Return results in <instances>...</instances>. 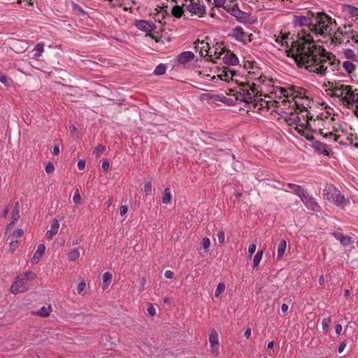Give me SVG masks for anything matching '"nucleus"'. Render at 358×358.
Returning <instances> with one entry per match:
<instances>
[{"label": "nucleus", "mask_w": 358, "mask_h": 358, "mask_svg": "<svg viewBox=\"0 0 358 358\" xmlns=\"http://www.w3.org/2000/svg\"><path fill=\"white\" fill-rule=\"evenodd\" d=\"M8 212H9V206L6 207L3 210H2L0 213V216L2 217H5L8 214Z\"/></svg>", "instance_id": "56"}, {"label": "nucleus", "mask_w": 358, "mask_h": 358, "mask_svg": "<svg viewBox=\"0 0 358 358\" xmlns=\"http://www.w3.org/2000/svg\"><path fill=\"white\" fill-rule=\"evenodd\" d=\"M24 231L22 229H18L13 232L12 239L17 240L23 235Z\"/></svg>", "instance_id": "41"}, {"label": "nucleus", "mask_w": 358, "mask_h": 358, "mask_svg": "<svg viewBox=\"0 0 358 358\" xmlns=\"http://www.w3.org/2000/svg\"><path fill=\"white\" fill-rule=\"evenodd\" d=\"M185 12H186V10L184 6V3L182 4V6H173L171 10L172 15L177 18L181 17L185 14Z\"/></svg>", "instance_id": "25"}, {"label": "nucleus", "mask_w": 358, "mask_h": 358, "mask_svg": "<svg viewBox=\"0 0 358 358\" xmlns=\"http://www.w3.org/2000/svg\"><path fill=\"white\" fill-rule=\"evenodd\" d=\"M293 22L298 29L296 40L289 33H280L271 43L310 72L324 76L338 71L340 62L335 55L315 45V42L322 41H330L334 45L341 43L340 36L335 32V20L324 13L314 15L307 11L306 15H295Z\"/></svg>", "instance_id": "1"}, {"label": "nucleus", "mask_w": 358, "mask_h": 358, "mask_svg": "<svg viewBox=\"0 0 358 358\" xmlns=\"http://www.w3.org/2000/svg\"><path fill=\"white\" fill-rule=\"evenodd\" d=\"M59 228V221L57 219H53L50 224V229L46 232V238L51 240L57 234Z\"/></svg>", "instance_id": "19"}, {"label": "nucleus", "mask_w": 358, "mask_h": 358, "mask_svg": "<svg viewBox=\"0 0 358 358\" xmlns=\"http://www.w3.org/2000/svg\"><path fill=\"white\" fill-rule=\"evenodd\" d=\"M227 95H228L229 97L223 96L220 101L222 102V100H224L225 99H234L236 96H238L237 92H236V87L234 89H229L226 91Z\"/></svg>", "instance_id": "35"}, {"label": "nucleus", "mask_w": 358, "mask_h": 358, "mask_svg": "<svg viewBox=\"0 0 358 358\" xmlns=\"http://www.w3.org/2000/svg\"><path fill=\"white\" fill-rule=\"evenodd\" d=\"M330 323H331L330 317L323 319V320L322 322V329L324 331L327 330Z\"/></svg>", "instance_id": "45"}, {"label": "nucleus", "mask_w": 358, "mask_h": 358, "mask_svg": "<svg viewBox=\"0 0 358 358\" xmlns=\"http://www.w3.org/2000/svg\"><path fill=\"white\" fill-rule=\"evenodd\" d=\"M73 201L75 203H78L80 201V195L78 189H76L73 196Z\"/></svg>", "instance_id": "47"}, {"label": "nucleus", "mask_w": 358, "mask_h": 358, "mask_svg": "<svg viewBox=\"0 0 358 358\" xmlns=\"http://www.w3.org/2000/svg\"><path fill=\"white\" fill-rule=\"evenodd\" d=\"M251 335V330L250 328H248L245 331V333H244V336L248 338Z\"/></svg>", "instance_id": "61"}, {"label": "nucleus", "mask_w": 358, "mask_h": 358, "mask_svg": "<svg viewBox=\"0 0 358 358\" xmlns=\"http://www.w3.org/2000/svg\"><path fill=\"white\" fill-rule=\"evenodd\" d=\"M288 308H289V306H288L287 304H285V303H283V304L282 305V306H281V310H282V311L283 313H286V312H287Z\"/></svg>", "instance_id": "62"}, {"label": "nucleus", "mask_w": 358, "mask_h": 358, "mask_svg": "<svg viewBox=\"0 0 358 358\" xmlns=\"http://www.w3.org/2000/svg\"><path fill=\"white\" fill-rule=\"evenodd\" d=\"M51 312V307H41L37 312L36 315L41 316V317H47L50 315Z\"/></svg>", "instance_id": "33"}, {"label": "nucleus", "mask_w": 358, "mask_h": 358, "mask_svg": "<svg viewBox=\"0 0 358 358\" xmlns=\"http://www.w3.org/2000/svg\"><path fill=\"white\" fill-rule=\"evenodd\" d=\"M194 57L193 52L190 51H185L181 52L178 55L177 60L180 64H185L192 61Z\"/></svg>", "instance_id": "22"}, {"label": "nucleus", "mask_w": 358, "mask_h": 358, "mask_svg": "<svg viewBox=\"0 0 358 358\" xmlns=\"http://www.w3.org/2000/svg\"><path fill=\"white\" fill-rule=\"evenodd\" d=\"M348 128L347 123L341 122L334 117L317 116L315 118L310 117L308 132L318 134L329 141L341 142L340 133H345Z\"/></svg>", "instance_id": "4"}, {"label": "nucleus", "mask_w": 358, "mask_h": 358, "mask_svg": "<svg viewBox=\"0 0 358 358\" xmlns=\"http://www.w3.org/2000/svg\"><path fill=\"white\" fill-rule=\"evenodd\" d=\"M17 246H18V241L12 239L11 242L10 243V249H9L10 252H13L15 250V249L17 248Z\"/></svg>", "instance_id": "46"}, {"label": "nucleus", "mask_w": 358, "mask_h": 358, "mask_svg": "<svg viewBox=\"0 0 358 358\" xmlns=\"http://www.w3.org/2000/svg\"><path fill=\"white\" fill-rule=\"evenodd\" d=\"M143 191L146 195H150L152 193V184L148 182L144 185Z\"/></svg>", "instance_id": "42"}, {"label": "nucleus", "mask_w": 358, "mask_h": 358, "mask_svg": "<svg viewBox=\"0 0 358 358\" xmlns=\"http://www.w3.org/2000/svg\"><path fill=\"white\" fill-rule=\"evenodd\" d=\"M238 96L234 99H225L223 103L234 105L236 101L240 100L248 105L250 109L260 110L264 108L268 109L275 99L282 95L284 87L275 86L273 80L267 79L265 76H260L253 81L248 80L241 82L236 87Z\"/></svg>", "instance_id": "3"}, {"label": "nucleus", "mask_w": 358, "mask_h": 358, "mask_svg": "<svg viewBox=\"0 0 358 358\" xmlns=\"http://www.w3.org/2000/svg\"><path fill=\"white\" fill-rule=\"evenodd\" d=\"M343 327L341 324H336L335 327V331L337 334H340L342 331Z\"/></svg>", "instance_id": "58"}, {"label": "nucleus", "mask_w": 358, "mask_h": 358, "mask_svg": "<svg viewBox=\"0 0 358 358\" xmlns=\"http://www.w3.org/2000/svg\"><path fill=\"white\" fill-rule=\"evenodd\" d=\"M214 73H216V83H217L218 80L229 82L230 80H234V76H235L234 71L228 67H223L222 69H219L215 66Z\"/></svg>", "instance_id": "12"}, {"label": "nucleus", "mask_w": 358, "mask_h": 358, "mask_svg": "<svg viewBox=\"0 0 358 358\" xmlns=\"http://www.w3.org/2000/svg\"><path fill=\"white\" fill-rule=\"evenodd\" d=\"M59 153V145H55L53 147V152L52 154L54 155H57Z\"/></svg>", "instance_id": "57"}, {"label": "nucleus", "mask_w": 358, "mask_h": 358, "mask_svg": "<svg viewBox=\"0 0 358 358\" xmlns=\"http://www.w3.org/2000/svg\"><path fill=\"white\" fill-rule=\"evenodd\" d=\"M54 170H55V166H54L53 164L50 162V163L46 164V166H45V172L47 173H52L54 171Z\"/></svg>", "instance_id": "50"}, {"label": "nucleus", "mask_w": 358, "mask_h": 358, "mask_svg": "<svg viewBox=\"0 0 358 358\" xmlns=\"http://www.w3.org/2000/svg\"><path fill=\"white\" fill-rule=\"evenodd\" d=\"M34 56L35 58L41 57L44 51V44L43 43H37L34 49Z\"/></svg>", "instance_id": "29"}, {"label": "nucleus", "mask_w": 358, "mask_h": 358, "mask_svg": "<svg viewBox=\"0 0 358 358\" xmlns=\"http://www.w3.org/2000/svg\"><path fill=\"white\" fill-rule=\"evenodd\" d=\"M217 238L219 243L222 244L224 243L225 235H224V232L223 230H220L217 232Z\"/></svg>", "instance_id": "44"}, {"label": "nucleus", "mask_w": 358, "mask_h": 358, "mask_svg": "<svg viewBox=\"0 0 358 358\" xmlns=\"http://www.w3.org/2000/svg\"><path fill=\"white\" fill-rule=\"evenodd\" d=\"M287 187L289 188V189H286L287 192H292L293 194H295L300 198L306 192L302 186L299 185L288 183L287 185Z\"/></svg>", "instance_id": "21"}, {"label": "nucleus", "mask_w": 358, "mask_h": 358, "mask_svg": "<svg viewBox=\"0 0 358 358\" xmlns=\"http://www.w3.org/2000/svg\"><path fill=\"white\" fill-rule=\"evenodd\" d=\"M45 251V246L44 244H39L37 247L36 251L34 252L31 257L30 262L31 264H35L38 262L40 259L44 255Z\"/></svg>", "instance_id": "20"}, {"label": "nucleus", "mask_w": 358, "mask_h": 358, "mask_svg": "<svg viewBox=\"0 0 358 358\" xmlns=\"http://www.w3.org/2000/svg\"><path fill=\"white\" fill-rule=\"evenodd\" d=\"M352 41H353L355 43L358 44V34H357V36H353V38H352Z\"/></svg>", "instance_id": "64"}, {"label": "nucleus", "mask_w": 358, "mask_h": 358, "mask_svg": "<svg viewBox=\"0 0 358 358\" xmlns=\"http://www.w3.org/2000/svg\"><path fill=\"white\" fill-rule=\"evenodd\" d=\"M213 6L224 8L240 22H245L248 20V13L239 9L238 0H213Z\"/></svg>", "instance_id": "6"}, {"label": "nucleus", "mask_w": 358, "mask_h": 358, "mask_svg": "<svg viewBox=\"0 0 358 358\" xmlns=\"http://www.w3.org/2000/svg\"><path fill=\"white\" fill-rule=\"evenodd\" d=\"M36 278V274L33 271H27L22 275L18 276L16 280L10 287L12 293L24 292L30 287L32 280Z\"/></svg>", "instance_id": "8"}, {"label": "nucleus", "mask_w": 358, "mask_h": 358, "mask_svg": "<svg viewBox=\"0 0 358 358\" xmlns=\"http://www.w3.org/2000/svg\"><path fill=\"white\" fill-rule=\"evenodd\" d=\"M106 150V147L102 145L96 146L93 152L96 157H99Z\"/></svg>", "instance_id": "40"}, {"label": "nucleus", "mask_w": 358, "mask_h": 358, "mask_svg": "<svg viewBox=\"0 0 358 358\" xmlns=\"http://www.w3.org/2000/svg\"><path fill=\"white\" fill-rule=\"evenodd\" d=\"M135 25L138 29L144 32H151L156 28L155 24L152 22L143 20L136 21Z\"/></svg>", "instance_id": "17"}, {"label": "nucleus", "mask_w": 358, "mask_h": 358, "mask_svg": "<svg viewBox=\"0 0 358 358\" xmlns=\"http://www.w3.org/2000/svg\"><path fill=\"white\" fill-rule=\"evenodd\" d=\"M283 94L275 99L271 106L281 115L287 124L308 141H313L312 134L308 132L309 112L308 108L313 103L304 93L295 90L293 87H284Z\"/></svg>", "instance_id": "2"}, {"label": "nucleus", "mask_w": 358, "mask_h": 358, "mask_svg": "<svg viewBox=\"0 0 358 358\" xmlns=\"http://www.w3.org/2000/svg\"><path fill=\"white\" fill-rule=\"evenodd\" d=\"M0 82L6 86H10L9 79L1 71H0Z\"/></svg>", "instance_id": "43"}, {"label": "nucleus", "mask_w": 358, "mask_h": 358, "mask_svg": "<svg viewBox=\"0 0 358 358\" xmlns=\"http://www.w3.org/2000/svg\"><path fill=\"white\" fill-rule=\"evenodd\" d=\"M332 235L344 246H348L352 243L351 237L348 236H344L340 232H334Z\"/></svg>", "instance_id": "23"}, {"label": "nucleus", "mask_w": 358, "mask_h": 358, "mask_svg": "<svg viewBox=\"0 0 358 358\" xmlns=\"http://www.w3.org/2000/svg\"><path fill=\"white\" fill-rule=\"evenodd\" d=\"M264 254V250H259L253 258V266L257 267L259 266Z\"/></svg>", "instance_id": "34"}, {"label": "nucleus", "mask_w": 358, "mask_h": 358, "mask_svg": "<svg viewBox=\"0 0 358 358\" xmlns=\"http://www.w3.org/2000/svg\"><path fill=\"white\" fill-rule=\"evenodd\" d=\"M215 67H213L209 62H205L202 66L196 70L195 73L201 78L207 79L216 83Z\"/></svg>", "instance_id": "11"}, {"label": "nucleus", "mask_w": 358, "mask_h": 358, "mask_svg": "<svg viewBox=\"0 0 358 358\" xmlns=\"http://www.w3.org/2000/svg\"><path fill=\"white\" fill-rule=\"evenodd\" d=\"M147 312L150 316H154L156 314V310L152 304L150 303L147 308Z\"/></svg>", "instance_id": "49"}, {"label": "nucleus", "mask_w": 358, "mask_h": 358, "mask_svg": "<svg viewBox=\"0 0 358 358\" xmlns=\"http://www.w3.org/2000/svg\"><path fill=\"white\" fill-rule=\"evenodd\" d=\"M164 276L166 278H169V279H171L173 278L174 276V273L173 272H172L170 270H166L165 272H164Z\"/></svg>", "instance_id": "55"}, {"label": "nucleus", "mask_w": 358, "mask_h": 358, "mask_svg": "<svg viewBox=\"0 0 358 358\" xmlns=\"http://www.w3.org/2000/svg\"><path fill=\"white\" fill-rule=\"evenodd\" d=\"M110 167V164H109V162L108 160H103L101 163V168L106 171L109 169Z\"/></svg>", "instance_id": "54"}, {"label": "nucleus", "mask_w": 358, "mask_h": 358, "mask_svg": "<svg viewBox=\"0 0 358 358\" xmlns=\"http://www.w3.org/2000/svg\"><path fill=\"white\" fill-rule=\"evenodd\" d=\"M327 95L347 109H353L358 103V89L343 81H328L324 84Z\"/></svg>", "instance_id": "5"}, {"label": "nucleus", "mask_w": 358, "mask_h": 358, "mask_svg": "<svg viewBox=\"0 0 358 358\" xmlns=\"http://www.w3.org/2000/svg\"><path fill=\"white\" fill-rule=\"evenodd\" d=\"M184 6L191 16L203 17L206 14V6L201 0H185Z\"/></svg>", "instance_id": "9"}, {"label": "nucleus", "mask_w": 358, "mask_h": 358, "mask_svg": "<svg viewBox=\"0 0 358 358\" xmlns=\"http://www.w3.org/2000/svg\"><path fill=\"white\" fill-rule=\"evenodd\" d=\"M353 61H345L343 63V67L348 73H352L355 70V65Z\"/></svg>", "instance_id": "30"}, {"label": "nucleus", "mask_w": 358, "mask_h": 358, "mask_svg": "<svg viewBox=\"0 0 358 358\" xmlns=\"http://www.w3.org/2000/svg\"><path fill=\"white\" fill-rule=\"evenodd\" d=\"M210 240L208 237H204L202 238L201 241V245L202 248L205 250H208L210 246Z\"/></svg>", "instance_id": "39"}, {"label": "nucleus", "mask_w": 358, "mask_h": 358, "mask_svg": "<svg viewBox=\"0 0 358 358\" xmlns=\"http://www.w3.org/2000/svg\"><path fill=\"white\" fill-rule=\"evenodd\" d=\"M194 49L199 52L201 57H206L209 53H213L210 50L209 43L206 40H197L194 42Z\"/></svg>", "instance_id": "14"}, {"label": "nucleus", "mask_w": 358, "mask_h": 358, "mask_svg": "<svg viewBox=\"0 0 358 358\" xmlns=\"http://www.w3.org/2000/svg\"><path fill=\"white\" fill-rule=\"evenodd\" d=\"M172 195L171 194L170 189L169 188L165 189L162 196V203L164 204L170 203Z\"/></svg>", "instance_id": "31"}, {"label": "nucleus", "mask_w": 358, "mask_h": 358, "mask_svg": "<svg viewBox=\"0 0 358 358\" xmlns=\"http://www.w3.org/2000/svg\"><path fill=\"white\" fill-rule=\"evenodd\" d=\"M343 53L344 57L350 59V61L357 62L358 60L357 55L350 48L345 49Z\"/></svg>", "instance_id": "26"}, {"label": "nucleus", "mask_w": 358, "mask_h": 358, "mask_svg": "<svg viewBox=\"0 0 358 358\" xmlns=\"http://www.w3.org/2000/svg\"><path fill=\"white\" fill-rule=\"evenodd\" d=\"M354 113L356 115V117L358 118V103L357 105H355L354 106Z\"/></svg>", "instance_id": "63"}, {"label": "nucleus", "mask_w": 358, "mask_h": 358, "mask_svg": "<svg viewBox=\"0 0 358 358\" xmlns=\"http://www.w3.org/2000/svg\"><path fill=\"white\" fill-rule=\"evenodd\" d=\"M226 286L223 282H220L217 285L215 291V297H220V294H222L225 290Z\"/></svg>", "instance_id": "36"}, {"label": "nucleus", "mask_w": 358, "mask_h": 358, "mask_svg": "<svg viewBox=\"0 0 358 358\" xmlns=\"http://www.w3.org/2000/svg\"><path fill=\"white\" fill-rule=\"evenodd\" d=\"M166 72L165 65L160 64L155 69L154 73L157 76H161L164 74Z\"/></svg>", "instance_id": "37"}, {"label": "nucleus", "mask_w": 358, "mask_h": 358, "mask_svg": "<svg viewBox=\"0 0 358 358\" xmlns=\"http://www.w3.org/2000/svg\"><path fill=\"white\" fill-rule=\"evenodd\" d=\"M256 248H257L256 243H252L249 245L248 255H249L250 257H251L252 256V255L255 253Z\"/></svg>", "instance_id": "48"}, {"label": "nucleus", "mask_w": 358, "mask_h": 358, "mask_svg": "<svg viewBox=\"0 0 358 358\" xmlns=\"http://www.w3.org/2000/svg\"><path fill=\"white\" fill-rule=\"evenodd\" d=\"M12 216H13V220L10 222V224L6 227V234L9 230L11 229V226L14 224L15 222L20 217L19 214V207H18V203H16L15 206L13 208L12 210Z\"/></svg>", "instance_id": "24"}, {"label": "nucleus", "mask_w": 358, "mask_h": 358, "mask_svg": "<svg viewBox=\"0 0 358 358\" xmlns=\"http://www.w3.org/2000/svg\"><path fill=\"white\" fill-rule=\"evenodd\" d=\"M317 149L325 155H329L330 148L325 144L320 143Z\"/></svg>", "instance_id": "38"}, {"label": "nucleus", "mask_w": 358, "mask_h": 358, "mask_svg": "<svg viewBox=\"0 0 358 358\" xmlns=\"http://www.w3.org/2000/svg\"><path fill=\"white\" fill-rule=\"evenodd\" d=\"M210 50L213 51V53H209L207 56L213 63H216L217 59H220L225 52L223 44L221 43H217L213 48H210Z\"/></svg>", "instance_id": "15"}, {"label": "nucleus", "mask_w": 358, "mask_h": 358, "mask_svg": "<svg viewBox=\"0 0 358 358\" xmlns=\"http://www.w3.org/2000/svg\"><path fill=\"white\" fill-rule=\"evenodd\" d=\"M345 347H346V344H345V343H342L339 345V347H338V352L339 353H341V352L344 350V349L345 348Z\"/></svg>", "instance_id": "59"}, {"label": "nucleus", "mask_w": 358, "mask_h": 358, "mask_svg": "<svg viewBox=\"0 0 358 358\" xmlns=\"http://www.w3.org/2000/svg\"><path fill=\"white\" fill-rule=\"evenodd\" d=\"M350 12L352 15H358V8L355 7H352Z\"/></svg>", "instance_id": "60"}, {"label": "nucleus", "mask_w": 358, "mask_h": 358, "mask_svg": "<svg viewBox=\"0 0 358 358\" xmlns=\"http://www.w3.org/2000/svg\"><path fill=\"white\" fill-rule=\"evenodd\" d=\"M287 248V243L285 240H282L278 246V259H280L285 254Z\"/></svg>", "instance_id": "28"}, {"label": "nucleus", "mask_w": 358, "mask_h": 358, "mask_svg": "<svg viewBox=\"0 0 358 358\" xmlns=\"http://www.w3.org/2000/svg\"><path fill=\"white\" fill-rule=\"evenodd\" d=\"M113 275L110 272H105L103 275V289H106L108 287L112 281Z\"/></svg>", "instance_id": "27"}, {"label": "nucleus", "mask_w": 358, "mask_h": 358, "mask_svg": "<svg viewBox=\"0 0 358 358\" xmlns=\"http://www.w3.org/2000/svg\"><path fill=\"white\" fill-rule=\"evenodd\" d=\"M86 284L85 282H81L78 284L77 287V291L79 294H81V292L85 289Z\"/></svg>", "instance_id": "51"}, {"label": "nucleus", "mask_w": 358, "mask_h": 358, "mask_svg": "<svg viewBox=\"0 0 358 358\" xmlns=\"http://www.w3.org/2000/svg\"><path fill=\"white\" fill-rule=\"evenodd\" d=\"M80 257V251L78 249H73L68 253L69 260L71 262L76 261Z\"/></svg>", "instance_id": "32"}, {"label": "nucleus", "mask_w": 358, "mask_h": 358, "mask_svg": "<svg viewBox=\"0 0 358 358\" xmlns=\"http://www.w3.org/2000/svg\"><path fill=\"white\" fill-rule=\"evenodd\" d=\"M209 343L212 354L217 355L219 353V340L218 334L215 329L211 330L209 334Z\"/></svg>", "instance_id": "16"}, {"label": "nucleus", "mask_w": 358, "mask_h": 358, "mask_svg": "<svg viewBox=\"0 0 358 358\" xmlns=\"http://www.w3.org/2000/svg\"><path fill=\"white\" fill-rule=\"evenodd\" d=\"M300 199L308 209L315 212L320 210V206L317 203L315 198L310 195L307 192H306Z\"/></svg>", "instance_id": "13"}, {"label": "nucleus", "mask_w": 358, "mask_h": 358, "mask_svg": "<svg viewBox=\"0 0 358 358\" xmlns=\"http://www.w3.org/2000/svg\"><path fill=\"white\" fill-rule=\"evenodd\" d=\"M128 212V208L127 206H122L120 208V214L123 216Z\"/></svg>", "instance_id": "52"}, {"label": "nucleus", "mask_w": 358, "mask_h": 358, "mask_svg": "<svg viewBox=\"0 0 358 358\" xmlns=\"http://www.w3.org/2000/svg\"><path fill=\"white\" fill-rule=\"evenodd\" d=\"M322 196L324 200L341 208H344L350 204L349 199L346 198L340 190L332 185H327L324 187Z\"/></svg>", "instance_id": "7"}, {"label": "nucleus", "mask_w": 358, "mask_h": 358, "mask_svg": "<svg viewBox=\"0 0 358 358\" xmlns=\"http://www.w3.org/2000/svg\"><path fill=\"white\" fill-rule=\"evenodd\" d=\"M229 37L243 45H247L252 41L253 35L245 31L240 26L233 28L228 34Z\"/></svg>", "instance_id": "10"}, {"label": "nucleus", "mask_w": 358, "mask_h": 358, "mask_svg": "<svg viewBox=\"0 0 358 358\" xmlns=\"http://www.w3.org/2000/svg\"><path fill=\"white\" fill-rule=\"evenodd\" d=\"M85 167V161L83 159H80L78 162V168L80 170H84Z\"/></svg>", "instance_id": "53"}, {"label": "nucleus", "mask_w": 358, "mask_h": 358, "mask_svg": "<svg viewBox=\"0 0 358 358\" xmlns=\"http://www.w3.org/2000/svg\"><path fill=\"white\" fill-rule=\"evenodd\" d=\"M222 61L224 64L231 66L238 64L239 62L237 56L230 51L224 52Z\"/></svg>", "instance_id": "18"}]
</instances>
